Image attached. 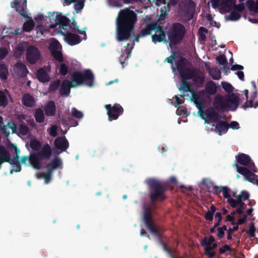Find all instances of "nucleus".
Listing matches in <instances>:
<instances>
[{"label": "nucleus", "mask_w": 258, "mask_h": 258, "mask_svg": "<svg viewBox=\"0 0 258 258\" xmlns=\"http://www.w3.org/2000/svg\"><path fill=\"white\" fill-rule=\"evenodd\" d=\"M137 20L136 14L127 9L120 11L117 20V36L118 41L128 39Z\"/></svg>", "instance_id": "f257e3e1"}, {"label": "nucleus", "mask_w": 258, "mask_h": 258, "mask_svg": "<svg viewBox=\"0 0 258 258\" xmlns=\"http://www.w3.org/2000/svg\"><path fill=\"white\" fill-rule=\"evenodd\" d=\"M176 68L181 78V85L179 90L183 91L184 92H190L192 95V99L197 104V107L201 108L200 104L203 101V99H201V96L204 94V92H200L198 94L192 92L190 90V85L185 81V80L190 79L193 76L194 73L191 64L186 60L180 58L176 66Z\"/></svg>", "instance_id": "f03ea898"}, {"label": "nucleus", "mask_w": 258, "mask_h": 258, "mask_svg": "<svg viewBox=\"0 0 258 258\" xmlns=\"http://www.w3.org/2000/svg\"><path fill=\"white\" fill-rule=\"evenodd\" d=\"M69 19L64 16H62L60 13H57L55 17V24L50 25L51 28H56V29H59L60 32L64 36L65 41H67L70 45H73L77 44L80 42L81 39L80 37L76 34H73L71 32H69L65 34V32L62 31L67 29L68 28L73 29L72 26L68 25ZM73 29L75 31H77L80 34H85L83 31H80L79 30L78 26H75L74 23L73 24Z\"/></svg>", "instance_id": "7ed1b4c3"}, {"label": "nucleus", "mask_w": 258, "mask_h": 258, "mask_svg": "<svg viewBox=\"0 0 258 258\" xmlns=\"http://www.w3.org/2000/svg\"><path fill=\"white\" fill-rule=\"evenodd\" d=\"M215 191L222 192L223 197L227 200L228 203L233 208H237L236 213L241 214L245 209L243 201L248 200L249 198V194L245 191H242L240 195H237L234 191H231L227 186H223L221 187H215Z\"/></svg>", "instance_id": "20e7f679"}, {"label": "nucleus", "mask_w": 258, "mask_h": 258, "mask_svg": "<svg viewBox=\"0 0 258 258\" xmlns=\"http://www.w3.org/2000/svg\"><path fill=\"white\" fill-rule=\"evenodd\" d=\"M73 81L64 80L62 82L60 93L63 95H68L70 92V88L75 87L81 84L83 82L86 85L91 87L93 85L94 76L89 70H86L83 75L80 72H75L72 75Z\"/></svg>", "instance_id": "39448f33"}, {"label": "nucleus", "mask_w": 258, "mask_h": 258, "mask_svg": "<svg viewBox=\"0 0 258 258\" xmlns=\"http://www.w3.org/2000/svg\"><path fill=\"white\" fill-rule=\"evenodd\" d=\"M237 162L244 166H247L249 170L246 167H240L237 164L233 165L236 167L237 171L242 175L245 180L256 184L258 186V176L255 175L253 172H257L258 170L255 167L254 163L251 161L250 157L244 154H241L236 157Z\"/></svg>", "instance_id": "423d86ee"}, {"label": "nucleus", "mask_w": 258, "mask_h": 258, "mask_svg": "<svg viewBox=\"0 0 258 258\" xmlns=\"http://www.w3.org/2000/svg\"><path fill=\"white\" fill-rule=\"evenodd\" d=\"M239 103L240 99L236 94H232L229 96H224L217 95L215 97L213 105L220 110L234 111L237 108Z\"/></svg>", "instance_id": "0eeeda50"}, {"label": "nucleus", "mask_w": 258, "mask_h": 258, "mask_svg": "<svg viewBox=\"0 0 258 258\" xmlns=\"http://www.w3.org/2000/svg\"><path fill=\"white\" fill-rule=\"evenodd\" d=\"M51 154V149L48 144H45L37 154H31L29 157H23L21 160V163L26 165H32L35 169L41 167L40 160L49 158Z\"/></svg>", "instance_id": "6e6552de"}, {"label": "nucleus", "mask_w": 258, "mask_h": 258, "mask_svg": "<svg viewBox=\"0 0 258 258\" xmlns=\"http://www.w3.org/2000/svg\"><path fill=\"white\" fill-rule=\"evenodd\" d=\"M154 31L155 34L152 35V41L156 43L163 41L165 39V35L161 27H156L155 24L147 25L146 28L143 29L139 36H144L149 35Z\"/></svg>", "instance_id": "1a4fd4ad"}, {"label": "nucleus", "mask_w": 258, "mask_h": 258, "mask_svg": "<svg viewBox=\"0 0 258 258\" xmlns=\"http://www.w3.org/2000/svg\"><path fill=\"white\" fill-rule=\"evenodd\" d=\"M149 186L154 189L155 192L151 194L150 197L153 201L157 200H163L165 199L163 195L162 186L161 183L159 181L154 179H149L146 180Z\"/></svg>", "instance_id": "9d476101"}, {"label": "nucleus", "mask_w": 258, "mask_h": 258, "mask_svg": "<svg viewBox=\"0 0 258 258\" xmlns=\"http://www.w3.org/2000/svg\"><path fill=\"white\" fill-rule=\"evenodd\" d=\"M62 165L61 160L58 158H55L48 164L47 166L48 172L47 173H41L38 178H44L45 183H48L51 180V174L53 170L60 167Z\"/></svg>", "instance_id": "9b49d317"}, {"label": "nucleus", "mask_w": 258, "mask_h": 258, "mask_svg": "<svg viewBox=\"0 0 258 258\" xmlns=\"http://www.w3.org/2000/svg\"><path fill=\"white\" fill-rule=\"evenodd\" d=\"M184 34V28L183 25L180 24H174L172 30L168 36L170 43H176L183 38Z\"/></svg>", "instance_id": "f8f14e48"}, {"label": "nucleus", "mask_w": 258, "mask_h": 258, "mask_svg": "<svg viewBox=\"0 0 258 258\" xmlns=\"http://www.w3.org/2000/svg\"><path fill=\"white\" fill-rule=\"evenodd\" d=\"M214 8H218L223 12H228L231 9L236 0H211Z\"/></svg>", "instance_id": "ddd939ff"}, {"label": "nucleus", "mask_w": 258, "mask_h": 258, "mask_svg": "<svg viewBox=\"0 0 258 258\" xmlns=\"http://www.w3.org/2000/svg\"><path fill=\"white\" fill-rule=\"evenodd\" d=\"M61 47L59 42L54 39L51 40V42L49 46V49L53 57L59 62L63 61V57L60 51Z\"/></svg>", "instance_id": "4468645a"}, {"label": "nucleus", "mask_w": 258, "mask_h": 258, "mask_svg": "<svg viewBox=\"0 0 258 258\" xmlns=\"http://www.w3.org/2000/svg\"><path fill=\"white\" fill-rule=\"evenodd\" d=\"M214 238L210 236L208 239L205 238L202 241V245L204 246L205 253L209 256V258H213L215 254L213 249L217 247V244L214 242Z\"/></svg>", "instance_id": "2eb2a0df"}, {"label": "nucleus", "mask_w": 258, "mask_h": 258, "mask_svg": "<svg viewBox=\"0 0 258 258\" xmlns=\"http://www.w3.org/2000/svg\"><path fill=\"white\" fill-rule=\"evenodd\" d=\"M143 218L144 222L150 232L153 234H156L157 229L152 220L150 209L148 207L144 208Z\"/></svg>", "instance_id": "dca6fc26"}, {"label": "nucleus", "mask_w": 258, "mask_h": 258, "mask_svg": "<svg viewBox=\"0 0 258 258\" xmlns=\"http://www.w3.org/2000/svg\"><path fill=\"white\" fill-rule=\"evenodd\" d=\"M105 108L107 110V114L110 121L116 119L123 111V108L118 104L114 105L112 108H111V105H106Z\"/></svg>", "instance_id": "f3484780"}, {"label": "nucleus", "mask_w": 258, "mask_h": 258, "mask_svg": "<svg viewBox=\"0 0 258 258\" xmlns=\"http://www.w3.org/2000/svg\"><path fill=\"white\" fill-rule=\"evenodd\" d=\"M195 11V4L193 2L188 1L185 2L183 6L182 13L184 15V20L187 21L192 18Z\"/></svg>", "instance_id": "a211bd4d"}, {"label": "nucleus", "mask_w": 258, "mask_h": 258, "mask_svg": "<svg viewBox=\"0 0 258 258\" xmlns=\"http://www.w3.org/2000/svg\"><path fill=\"white\" fill-rule=\"evenodd\" d=\"M235 4V3H234ZM233 8V11L227 16V19L230 21H237L241 17V12L245 9L244 4H240L238 5H233L231 8ZM231 9L230 10H231Z\"/></svg>", "instance_id": "6ab92c4d"}, {"label": "nucleus", "mask_w": 258, "mask_h": 258, "mask_svg": "<svg viewBox=\"0 0 258 258\" xmlns=\"http://www.w3.org/2000/svg\"><path fill=\"white\" fill-rule=\"evenodd\" d=\"M40 56L38 49L32 46H29L27 50L26 58L27 61L32 64L35 63Z\"/></svg>", "instance_id": "aec40b11"}, {"label": "nucleus", "mask_w": 258, "mask_h": 258, "mask_svg": "<svg viewBox=\"0 0 258 258\" xmlns=\"http://www.w3.org/2000/svg\"><path fill=\"white\" fill-rule=\"evenodd\" d=\"M27 0H13L11 3V7L15 8L16 11L19 12L22 16H25V9L27 7Z\"/></svg>", "instance_id": "412c9836"}, {"label": "nucleus", "mask_w": 258, "mask_h": 258, "mask_svg": "<svg viewBox=\"0 0 258 258\" xmlns=\"http://www.w3.org/2000/svg\"><path fill=\"white\" fill-rule=\"evenodd\" d=\"M228 129V125L226 122L223 121H219L215 126L213 125V127L211 131L215 132L218 134L219 135L221 136L225 134Z\"/></svg>", "instance_id": "4be33fe9"}, {"label": "nucleus", "mask_w": 258, "mask_h": 258, "mask_svg": "<svg viewBox=\"0 0 258 258\" xmlns=\"http://www.w3.org/2000/svg\"><path fill=\"white\" fill-rule=\"evenodd\" d=\"M243 94L245 96L246 102L245 105L246 107H254L256 108L258 106V101H254L255 98L256 96V93L255 91L254 92L253 94L251 97L248 96V90H245L243 91Z\"/></svg>", "instance_id": "5701e85b"}, {"label": "nucleus", "mask_w": 258, "mask_h": 258, "mask_svg": "<svg viewBox=\"0 0 258 258\" xmlns=\"http://www.w3.org/2000/svg\"><path fill=\"white\" fill-rule=\"evenodd\" d=\"M13 73L14 75L24 77L26 76L28 71L26 66L21 63H18L13 68Z\"/></svg>", "instance_id": "b1692460"}, {"label": "nucleus", "mask_w": 258, "mask_h": 258, "mask_svg": "<svg viewBox=\"0 0 258 258\" xmlns=\"http://www.w3.org/2000/svg\"><path fill=\"white\" fill-rule=\"evenodd\" d=\"M54 145L56 149L59 150L60 153L65 151L69 147V143L65 137H60L55 139Z\"/></svg>", "instance_id": "393cba45"}, {"label": "nucleus", "mask_w": 258, "mask_h": 258, "mask_svg": "<svg viewBox=\"0 0 258 258\" xmlns=\"http://www.w3.org/2000/svg\"><path fill=\"white\" fill-rule=\"evenodd\" d=\"M0 128L3 133L7 136H9L11 131L12 133H14L16 130V126L14 123L9 122L6 125H3V119L0 116Z\"/></svg>", "instance_id": "a878e982"}, {"label": "nucleus", "mask_w": 258, "mask_h": 258, "mask_svg": "<svg viewBox=\"0 0 258 258\" xmlns=\"http://www.w3.org/2000/svg\"><path fill=\"white\" fill-rule=\"evenodd\" d=\"M85 0H63V6H68L73 3H76L75 5V9L77 13L80 12L84 6Z\"/></svg>", "instance_id": "bb28decb"}, {"label": "nucleus", "mask_w": 258, "mask_h": 258, "mask_svg": "<svg viewBox=\"0 0 258 258\" xmlns=\"http://www.w3.org/2000/svg\"><path fill=\"white\" fill-rule=\"evenodd\" d=\"M156 4L157 6H159L162 4H164V6L161 8L160 17L161 18H164L166 15L167 12L169 11V5L168 4H166V0H156Z\"/></svg>", "instance_id": "cd10ccee"}, {"label": "nucleus", "mask_w": 258, "mask_h": 258, "mask_svg": "<svg viewBox=\"0 0 258 258\" xmlns=\"http://www.w3.org/2000/svg\"><path fill=\"white\" fill-rule=\"evenodd\" d=\"M23 104L28 107H32L34 105L35 101L34 98L29 94H25L22 99Z\"/></svg>", "instance_id": "c85d7f7f"}, {"label": "nucleus", "mask_w": 258, "mask_h": 258, "mask_svg": "<svg viewBox=\"0 0 258 258\" xmlns=\"http://www.w3.org/2000/svg\"><path fill=\"white\" fill-rule=\"evenodd\" d=\"M45 114L47 116L54 115L55 112V106L53 101L47 103L44 108Z\"/></svg>", "instance_id": "c756f323"}, {"label": "nucleus", "mask_w": 258, "mask_h": 258, "mask_svg": "<svg viewBox=\"0 0 258 258\" xmlns=\"http://www.w3.org/2000/svg\"><path fill=\"white\" fill-rule=\"evenodd\" d=\"M37 76L38 80L41 82H48L50 80L48 75L43 69L38 70Z\"/></svg>", "instance_id": "7c9ffc66"}, {"label": "nucleus", "mask_w": 258, "mask_h": 258, "mask_svg": "<svg viewBox=\"0 0 258 258\" xmlns=\"http://www.w3.org/2000/svg\"><path fill=\"white\" fill-rule=\"evenodd\" d=\"M246 5L251 13L258 12V0L256 2L252 0H249L247 2Z\"/></svg>", "instance_id": "2f4dec72"}, {"label": "nucleus", "mask_w": 258, "mask_h": 258, "mask_svg": "<svg viewBox=\"0 0 258 258\" xmlns=\"http://www.w3.org/2000/svg\"><path fill=\"white\" fill-rule=\"evenodd\" d=\"M9 74L7 66L4 63L0 64V78L3 81H5L8 78Z\"/></svg>", "instance_id": "473e14b6"}, {"label": "nucleus", "mask_w": 258, "mask_h": 258, "mask_svg": "<svg viewBox=\"0 0 258 258\" xmlns=\"http://www.w3.org/2000/svg\"><path fill=\"white\" fill-rule=\"evenodd\" d=\"M205 89L207 93L210 95L214 94L217 91L216 85L212 81H210L206 84Z\"/></svg>", "instance_id": "72a5a7b5"}, {"label": "nucleus", "mask_w": 258, "mask_h": 258, "mask_svg": "<svg viewBox=\"0 0 258 258\" xmlns=\"http://www.w3.org/2000/svg\"><path fill=\"white\" fill-rule=\"evenodd\" d=\"M10 97L9 92L5 90L0 91V106H5L8 103V97Z\"/></svg>", "instance_id": "f704fd0d"}, {"label": "nucleus", "mask_w": 258, "mask_h": 258, "mask_svg": "<svg viewBox=\"0 0 258 258\" xmlns=\"http://www.w3.org/2000/svg\"><path fill=\"white\" fill-rule=\"evenodd\" d=\"M34 27V22L31 18H28V21L24 23L23 26V29L26 32L31 31Z\"/></svg>", "instance_id": "c9c22d12"}, {"label": "nucleus", "mask_w": 258, "mask_h": 258, "mask_svg": "<svg viewBox=\"0 0 258 258\" xmlns=\"http://www.w3.org/2000/svg\"><path fill=\"white\" fill-rule=\"evenodd\" d=\"M209 73L213 79L219 80L221 78L220 71L217 68H211L209 70Z\"/></svg>", "instance_id": "e433bc0d"}, {"label": "nucleus", "mask_w": 258, "mask_h": 258, "mask_svg": "<svg viewBox=\"0 0 258 258\" xmlns=\"http://www.w3.org/2000/svg\"><path fill=\"white\" fill-rule=\"evenodd\" d=\"M35 117L36 121L38 122H42L44 120V113L42 110L38 109L36 110Z\"/></svg>", "instance_id": "4c0bfd02"}, {"label": "nucleus", "mask_w": 258, "mask_h": 258, "mask_svg": "<svg viewBox=\"0 0 258 258\" xmlns=\"http://www.w3.org/2000/svg\"><path fill=\"white\" fill-rule=\"evenodd\" d=\"M220 117L218 113H213L210 115H209L207 118H206V121L208 123L211 122H217Z\"/></svg>", "instance_id": "58836bf2"}, {"label": "nucleus", "mask_w": 258, "mask_h": 258, "mask_svg": "<svg viewBox=\"0 0 258 258\" xmlns=\"http://www.w3.org/2000/svg\"><path fill=\"white\" fill-rule=\"evenodd\" d=\"M30 147L33 150L38 151L41 147V143L39 141L33 139L30 142Z\"/></svg>", "instance_id": "ea45409f"}, {"label": "nucleus", "mask_w": 258, "mask_h": 258, "mask_svg": "<svg viewBox=\"0 0 258 258\" xmlns=\"http://www.w3.org/2000/svg\"><path fill=\"white\" fill-rule=\"evenodd\" d=\"M72 115L77 118H81L83 116V114L82 112L78 110L75 108H73L71 111Z\"/></svg>", "instance_id": "a19ab883"}, {"label": "nucleus", "mask_w": 258, "mask_h": 258, "mask_svg": "<svg viewBox=\"0 0 258 258\" xmlns=\"http://www.w3.org/2000/svg\"><path fill=\"white\" fill-rule=\"evenodd\" d=\"M221 85L223 89L227 92H232L233 90L232 86L228 83L223 82L221 83Z\"/></svg>", "instance_id": "79ce46f5"}, {"label": "nucleus", "mask_w": 258, "mask_h": 258, "mask_svg": "<svg viewBox=\"0 0 258 258\" xmlns=\"http://www.w3.org/2000/svg\"><path fill=\"white\" fill-rule=\"evenodd\" d=\"M216 60L220 64L225 66L226 63V58L224 55H220L216 57Z\"/></svg>", "instance_id": "37998d69"}, {"label": "nucleus", "mask_w": 258, "mask_h": 258, "mask_svg": "<svg viewBox=\"0 0 258 258\" xmlns=\"http://www.w3.org/2000/svg\"><path fill=\"white\" fill-rule=\"evenodd\" d=\"M49 135L52 137H56L57 136V126L55 125H52L48 130Z\"/></svg>", "instance_id": "c03bdc74"}, {"label": "nucleus", "mask_w": 258, "mask_h": 258, "mask_svg": "<svg viewBox=\"0 0 258 258\" xmlns=\"http://www.w3.org/2000/svg\"><path fill=\"white\" fill-rule=\"evenodd\" d=\"M60 84V81L59 80H56L54 82H53L51 83L49 87L50 91H54L58 87Z\"/></svg>", "instance_id": "a18cd8bd"}, {"label": "nucleus", "mask_w": 258, "mask_h": 258, "mask_svg": "<svg viewBox=\"0 0 258 258\" xmlns=\"http://www.w3.org/2000/svg\"><path fill=\"white\" fill-rule=\"evenodd\" d=\"M37 36L40 37V35H43L45 32L43 26L42 25H38L36 28Z\"/></svg>", "instance_id": "49530a36"}, {"label": "nucleus", "mask_w": 258, "mask_h": 258, "mask_svg": "<svg viewBox=\"0 0 258 258\" xmlns=\"http://www.w3.org/2000/svg\"><path fill=\"white\" fill-rule=\"evenodd\" d=\"M226 230V227L225 226H224L222 227L218 228L217 236L219 238L223 237L224 235V231H225Z\"/></svg>", "instance_id": "de8ad7c7"}, {"label": "nucleus", "mask_w": 258, "mask_h": 258, "mask_svg": "<svg viewBox=\"0 0 258 258\" xmlns=\"http://www.w3.org/2000/svg\"><path fill=\"white\" fill-rule=\"evenodd\" d=\"M19 132L21 134L25 135L28 133V128L26 126L22 125L19 127Z\"/></svg>", "instance_id": "09e8293b"}, {"label": "nucleus", "mask_w": 258, "mask_h": 258, "mask_svg": "<svg viewBox=\"0 0 258 258\" xmlns=\"http://www.w3.org/2000/svg\"><path fill=\"white\" fill-rule=\"evenodd\" d=\"M59 73L62 75H66L68 73V68L65 64H61L59 68Z\"/></svg>", "instance_id": "8fccbe9b"}, {"label": "nucleus", "mask_w": 258, "mask_h": 258, "mask_svg": "<svg viewBox=\"0 0 258 258\" xmlns=\"http://www.w3.org/2000/svg\"><path fill=\"white\" fill-rule=\"evenodd\" d=\"M8 53V50L7 48L0 49V59L4 58Z\"/></svg>", "instance_id": "3c124183"}, {"label": "nucleus", "mask_w": 258, "mask_h": 258, "mask_svg": "<svg viewBox=\"0 0 258 258\" xmlns=\"http://www.w3.org/2000/svg\"><path fill=\"white\" fill-rule=\"evenodd\" d=\"M19 163V161L16 164H13V168L11 170V173H12L13 171L15 172H19L21 170V166L18 163Z\"/></svg>", "instance_id": "603ef678"}, {"label": "nucleus", "mask_w": 258, "mask_h": 258, "mask_svg": "<svg viewBox=\"0 0 258 258\" xmlns=\"http://www.w3.org/2000/svg\"><path fill=\"white\" fill-rule=\"evenodd\" d=\"M228 125V128L230 127L232 129H238L239 128V124L236 121H232Z\"/></svg>", "instance_id": "864d4df0"}, {"label": "nucleus", "mask_w": 258, "mask_h": 258, "mask_svg": "<svg viewBox=\"0 0 258 258\" xmlns=\"http://www.w3.org/2000/svg\"><path fill=\"white\" fill-rule=\"evenodd\" d=\"M255 231V229L254 225L253 224H251L249 228V234L251 237L254 236Z\"/></svg>", "instance_id": "5fc2aeb1"}, {"label": "nucleus", "mask_w": 258, "mask_h": 258, "mask_svg": "<svg viewBox=\"0 0 258 258\" xmlns=\"http://www.w3.org/2000/svg\"><path fill=\"white\" fill-rule=\"evenodd\" d=\"M209 23H210V25L212 26H215L217 28H219L220 27V23L215 21H213L212 20V19H210L209 20Z\"/></svg>", "instance_id": "6e6d98bb"}, {"label": "nucleus", "mask_w": 258, "mask_h": 258, "mask_svg": "<svg viewBox=\"0 0 258 258\" xmlns=\"http://www.w3.org/2000/svg\"><path fill=\"white\" fill-rule=\"evenodd\" d=\"M131 51V50H128L127 49L125 50L124 55V53L121 54V56L122 58H123L124 57L125 59L128 58L130 57Z\"/></svg>", "instance_id": "4d7b16f0"}, {"label": "nucleus", "mask_w": 258, "mask_h": 258, "mask_svg": "<svg viewBox=\"0 0 258 258\" xmlns=\"http://www.w3.org/2000/svg\"><path fill=\"white\" fill-rule=\"evenodd\" d=\"M204 82V78L202 76H199L196 78V82L198 86H200Z\"/></svg>", "instance_id": "13d9d810"}, {"label": "nucleus", "mask_w": 258, "mask_h": 258, "mask_svg": "<svg viewBox=\"0 0 258 258\" xmlns=\"http://www.w3.org/2000/svg\"><path fill=\"white\" fill-rule=\"evenodd\" d=\"M243 69V67L242 66L238 64H234L231 66V69L232 70H241Z\"/></svg>", "instance_id": "bf43d9fd"}, {"label": "nucleus", "mask_w": 258, "mask_h": 258, "mask_svg": "<svg viewBox=\"0 0 258 258\" xmlns=\"http://www.w3.org/2000/svg\"><path fill=\"white\" fill-rule=\"evenodd\" d=\"M44 18V16L42 14H38L35 17V19L38 23L41 22L42 20Z\"/></svg>", "instance_id": "052dcab7"}, {"label": "nucleus", "mask_w": 258, "mask_h": 258, "mask_svg": "<svg viewBox=\"0 0 258 258\" xmlns=\"http://www.w3.org/2000/svg\"><path fill=\"white\" fill-rule=\"evenodd\" d=\"M246 219H247L246 216L244 215L243 217H242L241 218H240L238 220L237 224L239 225L243 224L245 222Z\"/></svg>", "instance_id": "680f3d73"}, {"label": "nucleus", "mask_w": 258, "mask_h": 258, "mask_svg": "<svg viewBox=\"0 0 258 258\" xmlns=\"http://www.w3.org/2000/svg\"><path fill=\"white\" fill-rule=\"evenodd\" d=\"M213 214L212 212H208L206 214V218L208 220H212L213 219Z\"/></svg>", "instance_id": "e2e57ef3"}, {"label": "nucleus", "mask_w": 258, "mask_h": 258, "mask_svg": "<svg viewBox=\"0 0 258 258\" xmlns=\"http://www.w3.org/2000/svg\"><path fill=\"white\" fill-rule=\"evenodd\" d=\"M237 75L238 76V78L241 80H244V74L243 72L242 71H238L236 73Z\"/></svg>", "instance_id": "0e129e2a"}, {"label": "nucleus", "mask_w": 258, "mask_h": 258, "mask_svg": "<svg viewBox=\"0 0 258 258\" xmlns=\"http://www.w3.org/2000/svg\"><path fill=\"white\" fill-rule=\"evenodd\" d=\"M229 249L230 247L228 245H225L220 249V251L221 252H224L226 251L229 250Z\"/></svg>", "instance_id": "69168bd1"}, {"label": "nucleus", "mask_w": 258, "mask_h": 258, "mask_svg": "<svg viewBox=\"0 0 258 258\" xmlns=\"http://www.w3.org/2000/svg\"><path fill=\"white\" fill-rule=\"evenodd\" d=\"M226 219L227 221H231L233 225L234 224V222L233 221V217L232 216L228 215L226 217Z\"/></svg>", "instance_id": "338daca9"}, {"label": "nucleus", "mask_w": 258, "mask_h": 258, "mask_svg": "<svg viewBox=\"0 0 258 258\" xmlns=\"http://www.w3.org/2000/svg\"><path fill=\"white\" fill-rule=\"evenodd\" d=\"M207 29L203 27H201L199 28V33H203V34H205L207 32Z\"/></svg>", "instance_id": "774afa93"}]
</instances>
